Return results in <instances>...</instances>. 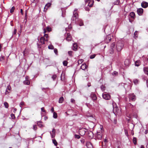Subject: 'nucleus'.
<instances>
[{"label":"nucleus","mask_w":148,"mask_h":148,"mask_svg":"<svg viewBox=\"0 0 148 148\" xmlns=\"http://www.w3.org/2000/svg\"><path fill=\"white\" fill-rule=\"evenodd\" d=\"M77 9H75L74 11L73 16L71 18V20L73 21H75V22L78 21L79 23V25L80 26H82L83 25V21L81 19L78 20V14L77 13Z\"/></svg>","instance_id":"nucleus-1"},{"label":"nucleus","mask_w":148,"mask_h":148,"mask_svg":"<svg viewBox=\"0 0 148 148\" xmlns=\"http://www.w3.org/2000/svg\"><path fill=\"white\" fill-rule=\"evenodd\" d=\"M112 105L113 108V112L115 115H118L120 111L118 108V107L116 106V103L114 102H113Z\"/></svg>","instance_id":"nucleus-2"},{"label":"nucleus","mask_w":148,"mask_h":148,"mask_svg":"<svg viewBox=\"0 0 148 148\" xmlns=\"http://www.w3.org/2000/svg\"><path fill=\"white\" fill-rule=\"evenodd\" d=\"M49 40V36L47 34H44L43 37H41L40 40L41 43L42 44H45V41H47Z\"/></svg>","instance_id":"nucleus-3"},{"label":"nucleus","mask_w":148,"mask_h":148,"mask_svg":"<svg viewBox=\"0 0 148 148\" xmlns=\"http://www.w3.org/2000/svg\"><path fill=\"white\" fill-rule=\"evenodd\" d=\"M124 46V44L122 42L118 41L116 45V48L117 51H119L122 49Z\"/></svg>","instance_id":"nucleus-4"},{"label":"nucleus","mask_w":148,"mask_h":148,"mask_svg":"<svg viewBox=\"0 0 148 148\" xmlns=\"http://www.w3.org/2000/svg\"><path fill=\"white\" fill-rule=\"evenodd\" d=\"M129 101H134L136 100V97L134 93L130 94L129 95Z\"/></svg>","instance_id":"nucleus-5"},{"label":"nucleus","mask_w":148,"mask_h":148,"mask_svg":"<svg viewBox=\"0 0 148 148\" xmlns=\"http://www.w3.org/2000/svg\"><path fill=\"white\" fill-rule=\"evenodd\" d=\"M102 97L104 99L106 100H109L111 98L110 95L105 92L103 93L102 94Z\"/></svg>","instance_id":"nucleus-6"},{"label":"nucleus","mask_w":148,"mask_h":148,"mask_svg":"<svg viewBox=\"0 0 148 148\" xmlns=\"http://www.w3.org/2000/svg\"><path fill=\"white\" fill-rule=\"evenodd\" d=\"M95 138L96 139L101 140L102 138V134L101 133L97 132Z\"/></svg>","instance_id":"nucleus-7"},{"label":"nucleus","mask_w":148,"mask_h":148,"mask_svg":"<svg viewBox=\"0 0 148 148\" xmlns=\"http://www.w3.org/2000/svg\"><path fill=\"white\" fill-rule=\"evenodd\" d=\"M141 5L143 8H146L148 6V3L147 2L143 1Z\"/></svg>","instance_id":"nucleus-8"},{"label":"nucleus","mask_w":148,"mask_h":148,"mask_svg":"<svg viewBox=\"0 0 148 148\" xmlns=\"http://www.w3.org/2000/svg\"><path fill=\"white\" fill-rule=\"evenodd\" d=\"M143 9L141 8H138L137 10V12L139 15H141L143 13Z\"/></svg>","instance_id":"nucleus-9"},{"label":"nucleus","mask_w":148,"mask_h":148,"mask_svg":"<svg viewBox=\"0 0 148 148\" xmlns=\"http://www.w3.org/2000/svg\"><path fill=\"white\" fill-rule=\"evenodd\" d=\"M23 83L25 84L29 85L30 84V81L29 80H28V77L27 76L25 78V80L23 81Z\"/></svg>","instance_id":"nucleus-10"},{"label":"nucleus","mask_w":148,"mask_h":148,"mask_svg":"<svg viewBox=\"0 0 148 148\" xmlns=\"http://www.w3.org/2000/svg\"><path fill=\"white\" fill-rule=\"evenodd\" d=\"M67 36L66 38V40L68 41L71 40V36L70 34L67 33Z\"/></svg>","instance_id":"nucleus-11"},{"label":"nucleus","mask_w":148,"mask_h":148,"mask_svg":"<svg viewBox=\"0 0 148 148\" xmlns=\"http://www.w3.org/2000/svg\"><path fill=\"white\" fill-rule=\"evenodd\" d=\"M86 146L88 148H92V145L90 142H87L86 143Z\"/></svg>","instance_id":"nucleus-12"},{"label":"nucleus","mask_w":148,"mask_h":148,"mask_svg":"<svg viewBox=\"0 0 148 148\" xmlns=\"http://www.w3.org/2000/svg\"><path fill=\"white\" fill-rule=\"evenodd\" d=\"M90 96L92 99L93 100H95L97 99L96 95L93 93H91Z\"/></svg>","instance_id":"nucleus-13"},{"label":"nucleus","mask_w":148,"mask_h":148,"mask_svg":"<svg viewBox=\"0 0 148 148\" xmlns=\"http://www.w3.org/2000/svg\"><path fill=\"white\" fill-rule=\"evenodd\" d=\"M56 130L55 129H53L52 130V132H50V133L51 136V138H53L55 136V133Z\"/></svg>","instance_id":"nucleus-14"},{"label":"nucleus","mask_w":148,"mask_h":148,"mask_svg":"<svg viewBox=\"0 0 148 148\" xmlns=\"http://www.w3.org/2000/svg\"><path fill=\"white\" fill-rule=\"evenodd\" d=\"M141 64V62L140 60H137L135 62V65L136 66H138Z\"/></svg>","instance_id":"nucleus-15"},{"label":"nucleus","mask_w":148,"mask_h":148,"mask_svg":"<svg viewBox=\"0 0 148 148\" xmlns=\"http://www.w3.org/2000/svg\"><path fill=\"white\" fill-rule=\"evenodd\" d=\"M130 63V62L129 60L127 59L124 62V64L125 66H127Z\"/></svg>","instance_id":"nucleus-16"},{"label":"nucleus","mask_w":148,"mask_h":148,"mask_svg":"<svg viewBox=\"0 0 148 148\" xmlns=\"http://www.w3.org/2000/svg\"><path fill=\"white\" fill-rule=\"evenodd\" d=\"M87 68V66L86 64H82L81 66V68L83 70H84Z\"/></svg>","instance_id":"nucleus-17"},{"label":"nucleus","mask_w":148,"mask_h":148,"mask_svg":"<svg viewBox=\"0 0 148 148\" xmlns=\"http://www.w3.org/2000/svg\"><path fill=\"white\" fill-rule=\"evenodd\" d=\"M130 15L131 18H134L135 17V14L134 12H131L130 13Z\"/></svg>","instance_id":"nucleus-18"},{"label":"nucleus","mask_w":148,"mask_h":148,"mask_svg":"<svg viewBox=\"0 0 148 148\" xmlns=\"http://www.w3.org/2000/svg\"><path fill=\"white\" fill-rule=\"evenodd\" d=\"M11 89V88L10 86V85H9L7 86V90H6V91L5 92V93L6 94H7L9 92H8L7 90H10Z\"/></svg>","instance_id":"nucleus-19"},{"label":"nucleus","mask_w":148,"mask_h":148,"mask_svg":"<svg viewBox=\"0 0 148 148\" xmlns=\"http://www.w3.org/2000/svg\"><path fill=\"white\" fill-rule=\"evenodd\" d=\"M64 100V99L63 97H61L59 99V103H62Z\"/></svg>","instance_id":"nucleus-20"},{"label":"nucleus","mask_w":148,"mask_h":148,"mask_svg":"<svg viewBox=\"0 0 148 148\" xmlns=\"http://www.w3.org/2000/svg\"><path fill=\"white\" fill-rule=\"evenodd\" d=\"M89 119H91L92 121H94L95 120V119L92 115H91L89 118Z\"/></svg>","instance_id":"nucleus-21"},{"label":"nucleus","mask_w":148,"mask_h":148,"mask_svg":"<svg viewBox=\"0 0 148 148\" xmlns=\"http://www.w3.org/2000/svg\"><path fill=\"white\" fill-rule=\"evenodd\" d=\"M51 4L48 3L47 4L45 7L44 9H45L46 8V10H47V8L51 6Z\"/></svg>","instance_id":"nucleus-22"},{"label":"nucleus","mask_w":148,"mask_h":148,"mask_svg":"<svg viewBox=\"0 0 148 148\" xmlns=\"http://www.w3.org/2000/svg\"><path fill=\"white\" fill-rule=\"evenodd\" d=\"M77 48V46L76 44L74 43L73 45V49L74 50H76Z\"/></svg>","instance_id":"nucleus-23"},{"label":"nucleus","mask_w":148,"mask_h":148,"mask_svg":"<svg viewBox=\"0 0 148 148\" xmlns=\"http://www.w3.org/2000/svg\"><path fill=\"white\" fill-rule=\"evenodd\" d=\"M138 31H136L134 34V37L135 38H136L138 37Z\"/></svg>","instance_id":"nucleus-24"},{"label":"nucleus","mask_w":148,"mask_h":148,"mask_svg":"<svg viewBox=\"0 0 148 148\" xmlns=\"http://www.w3.org/2000/svg\"><path fill=\"white\" fill-rule=\"evenodd\" d=\"M58 117L57 114L56 112H53V117L54 119H56Z\"/></svg>","instance_id":"nucleus-25"},{"label":"nucleus","mask_w":148,"mask_h":148,"mask_svg":"<svg viewBox=\"0 0 148 148\" xmlns=\"http://www.w3.org/2000/svg\"><path fill=\"white\" fill-rule=\"evenodd\" d=\"M138 82L139 81L137 79H134L133 80V82L134 84L135 85L138 84Z\"/></svg>","instance_id":"nucleus-26"},{"label":"nucleus","mask_w":148,"mask_h":148,"mask_svg":"<svg viewBox=\"0 0 148 148\" xmlns=\"http://www.w3.org/2000/svg\"><path fill=\"white\" fill-rule=\"evenodd\" d=\"M133 142L134 145H136L137 143V139L135 137H134L133 139Z\"/></svg>","instance_id":"nucleus-27"},{"label":"nucleus","mask_w":148,"mask_h":148,"mask_svg":"<svg viewBox=\"0 0 148 148\" xmlns=\"http://www.w3.org/2000/svg\"><path fill=\"white\" fill-rule=\"evenodd\" d=\"M46 29L48 32H50L52 30L51 28L49 26L47 27L46 28Z\"/></svg>","instance_id":"nucleus-28"},{"label":"nucleus","mask_w":148,"mask_h":148,"mask_svg":"<svg viewBox=\"0 0 148 148\" xmlns=\"http://www.w3.org/2000/svg\"><path fill=\"white\" fill-rule=\"evenodd\" d=\"M4 105L6 108H8L9 107V105L8 103L7 102H5L4 103Z\"/></svg>","instance_id":"nucleus-29"},{"label":"nucleus","mask_w":148,"mask_h":148,"mask_svg":"<svg viewBox=\"0 0 148 148\" xmlns=\"http://www.w3.org/2000/svg\"><path fill=\"white\" fill-rule=\"evenodd\" d=\"M144 71L145 73L147 75H148V71L147 70V68L145 67L144 68Z\"/></svg>","instance_id":"nucleus-30"},{"label":"nucleus","mask_w":148,"mask_h":148,"mask_svg":"<svg viewBox=\"0 0 148 148\" xmlns=\"http://www.w3.org/2000/svg\"><path fill=\"white\" fill-rule=\"evenodd\" d=\"M120 3L119 1L118 0H116V1H115L114 2V5H118Z\"/></svg>","instance_id":"nucleus-31"},{"label":"nucleus","mask_w":148,"mask_h":148,"mask_svg":"<svg viewBox=\"0 0 148 148\" xmlns=\"http://www.w3.org/2000/svg\"><path fill=\"white\" fill-rule=\"evenodd\" d=\"M15 10V8L14 7H12L10 10V12L11 13H13Z\"/></svg>","instance_id":"nucleus-32"},{"label":"nucleus","mask_w":148,"mask_h":148,"mask_svg":"<svg viewBox=\"0 0 148 148\" xmlns=\"http://www.w3.org/2000/svg\"><path fill=\"white\" fill-rule=\"evenodd\" d=\"M48 49H54L53 46L52 45H49L48 47Z\"/></svg>","instance_id":"nucleus-33"},{"label":"nucleus","mask_w":148,"mask_h":148,"mask_svg":"<svg viewBox=\"0 0 148 148\" xmlns=\"http://www.w3.org/2000/svg\"><path fill=\"white\" fill-rule=\"evenodd\" d=\"M67 62L66 61H64L63 62V64L64 66H66L67 65Z\"/></svg>","instance_id":"nucleus-34"},{"label":"nucleus","mask_w":148,"mask_h":148,"mask_svg":"<svg viewBox=\"0 0 148 148\" xmlns=\"http://www.w3.org/2000/svg\"><path fill=\"white\" fill-rule=\"evenodd\" d=\"M53 142V143L54 144V145L56 146H57V143L56 140L53 139L52 140Z\"/></svg>","instance_id":"nucleus-35"},{"label":"nucleus","mask_w":148,"mask_h":148,"mask_svg":"<svg viewBox=\"0 0 148 148\" xmlns=\"http://www.w3.org/2000/svg\"><path fill=\"white\" fill-rule=\"evenodd\" d=\"M101 88L103 91H104L105 89V86L103 85H102L101 86Z\"/></svg>","instance_id":"nucleus-36"},{"label":"nucleus","mask_w":148,"mask_h":148,"mask_svg":"<svg viewBox=\"0 0 148 148\" xmlns=\"http://www.w3.org/2000/svg\"><path fill=\"white\" fill-rule=\"evenodd\" d=\"M83 60L82 59H80L79 60L78 62V64H79L82 63L83 62Z\"/></svg>","instance_id":"nucleus-37"},{"label":"nucleus","mask_w":148,"mask_h":148,"mask_svg":"<svg viewBox=\"0 0 148 148\" xmlns=\"http://www.w3.org/2000/svg\"><path fill=\"white\" fill-rule=\"evenodd\" d=\"M74 136H75V138H76L79 139L80 138V136L79 135H77V134H75Z\"/></svg>","instance_id":"nucleus-38"},{"label":"nucleus","mask_w":148,"mask_h":148,"mask_svg":"<svg viewBox=\"0 0 148 148\" xmlns=\"http://www.w3.org/2000/svg\"><path fill=\"white\" fill-rule=\"evenodd\" d=\"M37 124L40 127L42 126V123L40 121H38L37 123Z\"/></svg>","instance_id":"nucleus-39"},{"label":"nucleus","mask_w":148,"mask_h":148,"mask_svg":"<svg viewBox=\"0 0 148 148\" xmlns=\"http://www.w3.org/2000/svg\"><path fill=\"white\" fill-rule=\"evenodd\" d=\"M118 72L116 71H114L112 73V75H118Z\"/></svg>","instance_id":"nucleus-40"},{"label":"nucleus","mask_w":148,"mask_h":148,"mask_svg":"<svg viewBox=\"0 0 148 148\" xmlns=\"http://www.w3.org/2000/svg\"><path fill=\"white\" fill-rule=\"evenodd\" d=\"M114 46H115V44L114 43H112L110 46L111 49H113V48H114Z\"/></svg>","instance_id":"nucleus-41"},{"label":"nucleus","mask_w":148,"mask_h":148,"mask_svg":"<svg viewBox=\"0 0 148 148\" xmlns=\"http://www.w3.org/2000/svg\"><path fill=\"white\" fill-rule=\"evenodd\" d=\"M11 116L12 119H14L15 118L14 115L13 114H11Z\"/></svg>","instance_id":"nucleus-42"},{"label":"nucleus","mask_w":148,"mask_h":148,"mask_svg":"<svg viewBox=\"0 0 148 148\" xmlns=\"http://www.w3.org/2000/svg\"><path fill=\"white\" fill-rule=\"evenodd\" d=\"M95 56L96 55L95 54L92 55L90 56V59H93L95 57Z\"/></svg>","instance_id":"nucleus-43"},{"label":"nucleus","mask_w":148,"mask_h":148,"mask_svg":"<svg viewBox=\"0 0 148 148\" xmlns=\"http://www.w3.org/2000/svg\"><path fill=\"white\" fill-rule=\"evenodd\" d=\"M41 110L42 112H43L45 113L46 112V111L44 110V107H42V108H41Z\"/></svg>","instance_id":"nucleus-44"},{"label":"nucleus","mask_w":148,"mask_h":148,"mask_svg":"<svg viewBox=\"0 0 148 148\" xmlns=\"http://www.w3.org/2000/svg\"><path fill=\"white\" fill-rule=\"evenodd\" d=\"M54 51L56 55L58 54V50L56 49H54Z\"/></svg>","instance_id":"nucleus-45"},{"label":"nucleus","mask_w":148,"mask_h":148,"mask_svg":"<svg viewBox=\"0 0 148 148\" xmlns=\"http://www.w3.org/2000/svg\"><path fill=\"white\" fill-rule=\"evenodd\" d=\"M56 77V75H53L52 77V78L53 79V80H54Z\"/></svg>","instance_id":"nucleus-46"},{"label":"nucleus","mask_w":148,"mask_h":148,"mask_svg":"<svg viewBox=\"0 0 148 148\" xmlns=\"http://www.w3.org/2000/svg\"><path fill=\"white\" fill-rule=\"evenodd\" d=\"M37 126L36 125H33V129L34 130H36V129H37Z\"/></svg>","instance_id":"nucleus-47"},{"label":"nucleus","mask_w":148,"mask_h":148,"mask_svg":"<svg viewBox=\"0 0 148 148\" xmlns=\"http://www.w3.org/2000/svg\"><path fill=\"white\" fill-rule=\"evenodd\" d=\"M71 102L73 103H75V100L73 99H71Z\"/></svg>","instance_id":"nucleus-48"},{"label":"nucleus","mask_w":148,"mask_h":148,"mask_svg":"<svg viewBox=\"0 0 148 148\" xmlns=\"http://www.w3.org/2000/svg\"><path fill=\"white\" fill-rule=\"evenodd\" d=\"M72 51H68V53L69 55L70 56L72 55Z\"/></svg>","instance_id":"nucleus-49"},{"label":"nucleus","mask_w":148,"mask_h":148,"mask_svg":"<svg viewBox=\"0 0 148 148\" xmlns=\"http://www.w3.org/2000/svg\"><path fill=\"white\" fill-rule=\"evenodd\" d=\"M17 30L16 29H14V32H13V34H15L16 33Z\"/></svg>","instance_id":"nucleus-50"},{"label":"nucleus","mask_w":148,"mask_h":148,"mask_svg":"<svg viewBox=\"0 0 148 148\" xmlns=\"http://www.w3.org/2000/svg\"><path fill=\"white\" fill-rule=\"evenodd\" d=\"M24 103L23 102H22L20 103V106L21 107V106L24 105Z\"/></svg>","instance_id":"nucleus-51"},{"label":"nucleus","mask_w":148,"mask_h":148,"mask_svg":"<svg viewBox=\"0 0 148 148\" xmlns=\"http://www.w3.org/2000/svg\"><path fill=\"white\" fill-rule=\"evenodd\" d=\"M114 50L113 49H111L110 50V53L111 54H112L113 53Z\"/></svg>","instance_id":"nucleus-52"},{"label":"nucleus","mask_w":148,"mask_h":148,"mask_svg":"<svg viewBox=\"0 0 148 148\" xmlns=\"http://www.w3.org/2000/svg\"><path fill=\"white\" fill-rule=\"evenodd\" d=\"M51 112H54V108L53 107H52L51 110Z\"/></svg>","instance_id":"nucleus-53"},{"label":"nucleus","mask_w":148,"mask_h":148,"mask_svg":"<svg viewBox=\"0 0 148 148\" xmlns=\"http://www.w3.org/2000/svg\"><path fill=\"white\" fill-rule=\"evenodd\" d=\"M27 11L26 10L25 11V18H27Z\"/></svg>","instance_id":"nucleus-54"},{"label":"nucleus","mask_w":148,"mask_h":148,"mask_svg":"<svg viewBox=\"0 0 148 148\" xmlns=\"http://www.w3.org/2000/svg\"><path fill=\"white\" fill-rule=\"evenodd\" d=\"M4 59V57L3 56H2L0 58V60L1 61L3 60Z\"/></svg>","instance_id":"nucleus-55"},{"label":"nucleus","mask_w":148,"mask_h":148,"mask_svg":"<svg viewBox=\"0 0 148 148\" xmlns=\"http://www.w3.org/2000/svg\"><path fill=\"white\" fill-rule=\"evenodd\" d=\"M92 2V4H88V5L90 7H92V4H93V1H91Z\"/></svg>","instance_id":"nucleus-56"},{"label":"nucleus","mask_w":148,"mask_h":148,"mask_svg":"<svg viewBox=\"0 0 148 148\" xmlns=\"http://www.w3.org/2000/svg\"><path fill=\"white\" fill-rule=\"evenodd\" d=\"M80 141L82 143H83L84 142V139H81L80 140Z\"/></svg>","instance_id":"nucleus-57"},{"label":"nucleus","mask_w":148,"mask_h":148,"mask_svg":"<svg viewBox=\"0 0 148 148\" xmlns=\"http://www.w3.org/2000/svg\"><path fill=\"white\" fill-rule=\"evenodd\" d=\"M107 142V140L106 139H105L104 141V143L106 144Z\"/></svg>","instance_id":"nucleus-58"},{"label":"nucleus","mask_w":148,"mask_h":148,"mask_svg":"<svg viewBox=\"0 0 148 148\" xmlns=\"http://www.w3.org/2000/svg\"><path fill=\"white\" fill-rule=\"evenodd\" d=\"M44 30V33L45 34L46 32V29L45 28H44L43 29Z\"/></svg>","instance_id":"nucleus-59"},{"label":"nucleus","mask_w":148,"mask_h":148,"mask_svg":"<svg viewBox=\"0 0 148 148\" xmlns=\"http://www.w3.org/2000/svg\"><path fill=\"white\" fill-rule=\"evenodd\" d=\"M21 13L22 15H23V11L22 9H21Z\"/></svg>","instance_id":"nucleus-60"},{"label":"nucleus","mask_w":148,"mask_h":148,"mask_svg":"<svg viewBox=\"0 0 148 148\" xmlns=\"http://www.w3.org/2000/svg\"><path fill=\"white\" fill-rule=\"evenodd\" d=\"M87 85L88 86V87H89L90 86H91L90 83H88V84H87Z\"/></svg>","instance_id":"nucleus-61"},{"label":"nucleus","mask_w":148,"mask_h":148,"mask_svg":"<svg viewBox=\"0 0 148 148\" xmlns=\"http://www.w3.org/2000/svg\"><path fill=\"white\" fill-rule=\"evenodd\" d=\"M146 84H147V87H148V79L146 81Z\"/></svg>","instance_id":"nucleus-62"},{"label":"nucleus","mask_w":148,"mask_h":148,"mask_svg":"<svg viewBox=\"0 0 148 148\" xmlns=\"http://www.w3.org/2000/svg\"><path fill=\"white\" fill-rule=\"evenodd\" d=\"M140 148H145V147L143 145H141L140 146Z\"/></svg>","instance_id":"nucleus-63"},{"label":"nucleus","mask_w":148,"mask_h":148,"mask_svg":"<svg viewBox=\"0 0 148 148\" xmlns=\"http://www.w3.org/2000/svg\"><path fill=\"white\" fill-rule=\"evenodd\" d=\"M146 148H148V143L147 144V145Z\"/></svg>","instance_id":"nucleus-64"}]
</instances>
